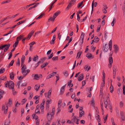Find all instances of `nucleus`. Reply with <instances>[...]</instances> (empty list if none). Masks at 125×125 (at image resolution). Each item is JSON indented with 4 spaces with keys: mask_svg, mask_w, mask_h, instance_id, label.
I'll return each mask as SVG.
<instances>
[{
    "mask_svg": "<svg viewBox=\"0 0 125 125\" xmlns=\"http://www.w3.org/2000/svg\"><path fill=\"white\" fill-rule=\"evenodd\" d=\"M34 78H33L34 79L38 80L39 79V77L38 74H35L34 75Z\"/></svg>",
    "mask_w": 125,
    "mask_h": 125,
    "instance_id": "a211bd4d",
    "label": "nucleus"
},
{
    "mask_svg": "<svg viewBox=\"0 0 125 125\" xmlns=\"http://www.w3.org/2000/svg\"><path fill=\"white\" fill-rule=\"evenodd\" d=\"M12 104V101L10 99H9L8 101V104L10 105L11 106Z\"/></svg>",
    "mask_w": 125,
    "mask_h": 125,
    "instance_id": "c9c22d12",
    "label": "nucleus"
},
{
    "mask_svg": "<svg viewBox=\"0 0 125 125\" xmlns=\"http://www.w3.org/2000/svg\"><path fill=\"white\" fill-rule=\"evenodd\" d=\"M5 71V69L4 68H2L0 69V74L2 73Z\"/></svg>",
    "mask_w": 125,
    "mask_h": 125,
    "instance_id": "b1692460",
    "label": "nucleus"
},
{
    "mask_svg": "<svg viewBox=\"0 0 125 125\" xmlns=\"http://www.w3.org/2000/svg\"><path fill=\"white\" fill-rule=\"evenodd\" d=\"M113 74H116V67L114 65L113 67Z\"/></svg>",
    "mask_w": 125,
    "mask_h": 125,
    "instance_id": "aec40b11",
    "label": "nucleus"
},
{
    "mask_svg": "<svg viewBox=\"0 0 125 125\" xmlns=\"http://www.w3.org/2000/svg\"><path fill=\"white\" fill-rule=\"evenodd\" d=\"M76 1L75 0H71L70 3V4H73L74 2Z\"/></svg>",
    "mask_w": 125,
    "mask_h": 125,
    "instance_id": "13d9d810",
    "label": "nucleus"
},
{
    "mask_svg": "<svg viewBox=\"0 0 125 125\" xmlns=\"http://www.w3.org/2000/svg\"><path fill=\"white\" fill-rule=\"evenodd\" d=\"M19 42L18 41V40L16 41L15 42L13 46V47L14 48L16 47L18 45V43H19Z\"/></svg>",
    "mask_w": 125,
    "mask_h": 125,
    "instance_id": "5701e85b",
    "label": "nucleus"
},
{
    "mask_svg": "<svg viewBox=\"0 0 125 125\" xmlns=\"http://www.w3.org/2000/svg\"><path fill=\"white\" fill-rule=\"evenodd\" d=\"M66 85V84L62 86L61 89L60 94H62L64 91V88Z\"/></svg>",
    "mask_w": 125,
    "mask_h": 125,
    "instance_id": "9b49d317",
    "label": "nucleus"
},
{
    "mask_svg": "<svg viewBox=\"0 0 125 125\" xmlns=\"http://www.w3.org/2000/svg\"><path fill=\"white\" fill-rule=\"evenodd\" d=\"M86 56L89 59H91V58L92 59L94 58V56L92 55V54L90 53H88L86 54Z\"/></svg>",
    "mask_w": 125,
    "mask_h": 125,
    "instance_id": "39448f33",
    "label": "nucleus"
},
{
    "mask_svg": "<svg viewBox=\"0 0 125 125\" xmlns=\"http://www.w3.org/2000/svg\"><path fill=\"white\" fill-rule=\"evenodd\" d=\"M84 35V33L82 32L81 34V39L82 40V43L83 42V38Z\"/></svg>",
    "mask_w": 125,
    "mask_h": 125,
    "instance_id": "412c9836",
    "label": "nucleus"
},
{
    "mask_svg": "<svg viewBox=\"0 0 125 125\" xmlns=\"http://www.w3.org/2000/svg\"><path fill=\"white\" fill-rule=\"evenodd\" d=\"M96 112H95V116L96 117V115H98L99 113V110L98 108H95Z\"/></svg>",
    "mask_w": 125,
    "mask_h": 125,
    "instance_id": "72a5a7b5",
    "label": "nucleus"
},
{
    "mask_svg": "<svg viewBox=\"0 0 125 125\" xmlns=\"http://www.w3.org/2000/svg\"><path fill=\"white\" fill-rule=\"evenodd\" d=\"M57 29V27H56L52 31L51 33H52L55 32Z\"/></svg>",
    "mask_w": 125,
    "mask_h": 125,
    "instance_id": "69168bd1",
    "label": "nucleus"
},
{
    "mask_svg": "<svg viewBox=\"0 0 125 125\" xmlns=\"http://www.w3.org/2000/svg\"><path fill=\"white\" fill-rule=\"evenodd\" d=\"M14 83L13 82L10 81V85L9 88L10 89H12V91L13 92L14 91Z\"/></svg>",
    "mask_w": 125,
    "mask_h": 125,
    "instance_id": "7ed1b4c3",
    "label": "nucleus"
},
{
    "mask_svg": "<svg viewBox=\"0 0 125 125\" xmlns=\"http://www.w3.org/2000/svg\"><path fill=\"white\" fill-rule=\"evenodd\" d=\"M79 76L80 77L81 79H82V78H83V73L81 74Z\"/></svg>",
    "mask_w": 125,
    "mask_h": 125,
    "instance_id": "338daca9",
    "label": "nucleus"
},
{
    "mask_svg": "<svg viewBox=\"0 0 125 125\" xmlns=\"http://www.w3.org/2000/svg\"><path fill=\"white\" fill-rule=\"evenodd\" d=\"M8 17H6L5 18L3 19L1 21H0V24H1L2 22H3L4 21L7 20V19H8Z\"/></svg>",
    "mask_w": 125,
    "mask_h": 125,
    "instance_id": "864d4df0",
    "label": "nucleus"
},
{
    "mask_svg": "<svg viewBox=\"0 0 125 125\" xmlns=\"http://www.w3.org/2000/svg\"><path fill=\"white\" fill-rule=\"evenodd\" d=\"M48 64V63L46 62L45 63L43 64L41 66V68H43L45 67L46 65H47Z\"/></svg>",
    "mask_w": 125,
    "mask_h": 125,
    "instance_id": "2f4dec72",
    "label": "nucleus"
},
{
    "mask_svg": "<svg viewBox=\"0 0 125 125\" xmlns=\"http://www.w3.org/2000/svg\"><path fill=\"white\" fill-rule=\"evenodd\" d=\"M61 13L60 11H58L54 14V15H55L56 17Z\"/></svg>",
    "mask_w": 125,
    "mask_h": 125,
    "instance_id": "473e14b6",
    "label": "nucleus"
},
{
    "mask_svg": "<svg viewBox=\"0 0 125 125\" xmlns=\"http://www.w3.org/2000/svg\"><path fill=\"white\" fill-rule=\"evenodd\" d=\"M10 79L12 80H13L14 77V75L13 72H11L10 73Z\"/></svg>",
    "mask_w": 125,
    "mask_h": 125,
    "instance_id": "2eb2a0df",
    "label": "nucleus"
},
{
    "mask_svg": "<svg viewBox=\"0 0 125 125\" xmlns=\"http://www.w3.org/2000/svg\"><path fill=\"white\" fill-rule=\"evenodd\" d=\"M14 62V60H12L9 63V66H12L13 65V63Z\"/></svg>",
    "mask_w": 125,
    "mask_h": 125,
    "instance_id": "a18cd8bd",
    "label": "nucleus"
},
{
    "mask_svg": "<svg viewBox=\"0 0 125 125\" xmlns=\"http://www.w3.org/2000/svg\"><path fill=\"white\" fill-rule=\"evenodd\" d=\"M84 68L85 71H88L90 69L91 67L90 66H88L86 65L85 66Z\"/></svg>",
    "mask_w": 125,
    "mask_h": 125,
    "instance_id": "f8f14e48",
    "label": "nucleus"
},
{
    "mask_svg": "<svg viewBox=\"0 0 125 125\" xmlns=\"http://www.w3.org/2000/svg\"><path fill=\"white\" fill-rule=\"evenodd\" d=\"M44 104L43 103H41L40 105V108L42 109V108H44Z\"/></svg>",
    "mask_w": 125,
    "mask_h": 125,
    "instance_id": "a19ab883",
    "label": "nucleus"
},
{
    "mask_svg": "<svg viewBox=\"0 0 125 125\" xmlns=\"http://www.w3.org/2000/svg\"><path fill=\"white\" fill-rule=\"evenodd\" d=\"M26 21V20L19 21L16 24L17 26L19 25L20 24H21L24 22Z\"/></svg>",
    "mask_w": 125,
    "mask_h": 125,
    "instance_id": "4be33fe9",
    "label": "nucleus"
},
{
    "mask_svg": "<svg viewBox=\"0 0 125 125\" xmlns=\"http://www.w3.org/2000/svg\"><path fill=\"white\" fill-rule=\"evenodd\" d=\"M48 98V99L47 100L46 102V105H48V104L51 103L52 101L51 99L50 98V97Z\"/></svg>",
    "mask_w": 125,
    "mask_h": 125,
    "instance_id": "9d476101",
    "label": "nucleus"
},
{
    "mask_svg": "<svg viewBox=\"0 0 125 125\" xmlns=\"http://www.w3.org/2000/svg\"><path fill=\"white\" fill-rule=\"evenodd\" d=\"M26 99H23L22 100V103H23L22 104H24L26 102Z\"/></svg>",
    "mask_w": 125,
    "mask_h": 125,
    "instance_id": "6e6d98bb",
    "label": "nucleus"
},
{
    "mask_svg": "<svg viewBox=\"0 0 125 125\" xmlns=\"http://www.w3.org/2000/svg\"><path fill=\"white\" fill-rule=\"evenodd\" d=\"M83 4V2H81L80 3H79L77 5V7L78 8H79Z\"/></svg>",
    "mask_w": 125,
    "mask_h": 125,
    "instance_id": "de8ad7c7",
    "label": "nucleus"
},
{
    "mask_svg": "<svg viewBox=\"0 0 125 125\" xmlns=\"http://www.w3.org/2000/svg\"><path fill=\"white\" fill-rule=\"evenodd\" d=\"M40 85H38L36 84V85L34 87V89L37 91H38Z\"/></svg>",
    "mask_w": 125,
    "mask_h": 125,
    "instance_id": "393cba45",
    "label": "nucleus"
},
{
    "mask_svg": "<svg viewBox=\"0 0 125 125\" xmlns=\"http://www.w3.org/2000/svg\"><path fill=\"white\" fill-rule=\"evenodd\" d=\"M71 4H70V3L69 4L67 7L66 8V9L67 10H68L71 7Z\"/></svg>",
    "mask_w": 125,
    "mask_h": 125,
    "instance_id": "603ef678",
    "label": "nucleus"
},
{
    "mask_svg": "<svg viewBox=\"0 0 125 125\" xmlns=\"http://www.w3.org/2000/svg\"><path fill=\"white\" fill-rule=\"evenodd\" d=\"M84 112L83 111H82L81 112H80L79 113V117H81L82 116L84 115Z\"/></svg>",
    "mask_w": 125,
    "mask_h": 125,
    "instance_id": "a878e982",
    "label": "nucleus"
},
{
    "mask_svg": "<svg viewBox=\"0 0 125 125\" xmlns=\"http://www.w3.org/2000/svg\"><path fill=\"white\" fill-rule=\"evenodd\" d=\"M109 107L110 109V112H112V107L111 104H109Z\"/></svg>",
    "mask_w": 125,
    "mask_h": 125,
    "instance_id": "680f3d73",
    "label": "nucleus"
},
{
    "mask_svg": "<svg viewBox=\"0 0 125 125\" xmlns=\"http://www.w3.org/2000/svg\"><path fill=\"white\" fill-rule=\"evenodd\" d=\"M76 117L75 116H74L73 117V118L72 119V121L73 122H75L76 121V119H77Z\"/></svg>",
    "mask_w": 125,
    "mask_h": 125,
    "instance_id": "4c0bfd02",
    "label": "nucleus"
},
{
    "mask_svg": "<svg viewBox=\"0 0 125 125\" xmlns=\"http://www.w3.org/2000/svg\"><path fill=\"white\" fill-rule=\"evenodd\" d=\"M115 18L114 17L113 18V20L111 23V25L112 26H113L115 24L114 21H115Z\"/></svg>",
    "mask_w": 125,
    "mask_h": 125,
    "instance_id": "f704fd0d",
    "label": "nucleus"
},
{
    "mask_svg": "<svg viewBox=\"0 0 125 125\" xmlns=\"http://www.w3.org/2000/svg\"><path fill=\"white\" fill-rule=\"evenodd\" d=\"M44 15V14L43 13H42L36 19H40L41 18H42V17H43V16Z\"/></svg>",
    "mask_w": 125,
    "mask_h": 125,
    "instance_id": "c85d7f7f",
    "label": "nucleus"
},
{
    "mask_svg": "<svg viewBox=\"0 0 125 125\" xmlns=\"http://www.w3.org/2000/svg\"><path fill=\"white\" fill-rule=\"evenodd\" d=\"M52 115H49V114L48 113H47V117L48 121H49V122H51V120H52Z\"/></svg>",
    "mask_w": 125,
    "mask_h": 125,
    "instance_id": "423d86ee",
    "label": "nucleus"
},
{
    "mask_svg": "<svg viewBox=\"0 0 125 125\" xmlns=\"http://www.w3.org/2000/svg\"><path fill=\"white\" fill-rule=\"evenodd\" d=\"M114 48L115 49V52L116 53L119 50L118 47L117 45L115 44L114 45Z\"/></svg>",
    "mask_w": 125,
    "mask_h": 125,
    "instance_id": "1a4fd4ad",
    "label": "nucleus"
},
{
    "mask_svg": "<svg viewBox=\"0 0 125 125\" xmlns=\"http://www.w3.org/2000/svg\"><path fill=\"white\" fill-rule=\"evenodd\" d=\"M25 57L23 55L21 58V66H23L24 65V62Z\"/></svg>",
    "mask_w": 125,
    "mask_h": 125,
    "instance_id": "6e6552de",
    "label": "nucleus"
},
{
    "mask_svg": "<svg viewBox=\"0 0 125 125\" xmlns=\"http://www.w3.org/2000/svg\"><path fill=\"white\" fill-rule=\"evenodd\" d=\"M46 58L45 57H44L42 58L41 59V61H42L41 62H42V63L46 59Z\"/></svg>",
    "mask_w": 125,
    "mask_h": 125,
    "instance_id": "e2e57ef3",
    "label": "nucleus"
},
{
    "mask_svg": "<svg viewBox=\"0 0 125 125\" xmlns=\"http://www.w3.org/2000/svg\"><path fill=\"white\" fill-rule=\"evenodd\" d=\"M4 91L0 89V99L3 97L2 95L4 94Z\"/></svg>",
    "mask_w": 125,
    "mask_h": 125,
    "instance_id": "4468645a",
    "label": "nucleus"
},
{
    "mask_svg": "<svg viewBox=\"0 0 125 125\" xmlns=\"http://www.w3.org/2000/svg\"><path fill=\"white\" fill-rule=\"evenodd\" d=\"M26 69L27 67L25 65H23L21 69V73L24 76V77L27 74L26 71Z\"/></svg>",
    "mask_w": 125,
    "mask_h": 125,
    "instance_id": "f257e3e1",
    "label": "nucleus"
},
{
    "mask_svg": "<svg viewBox=\"0 0 125 125\" xmlns=\"http://www.w3.org/2000/svg\"><path fill=\"white\" fill-rule=\"evenodd\" d=\"M35 112L36 114H40V112L39 109H36L35 111Z\"/></svg>",
    "mask_w": 125,
    "mask_h": 125,
    "instance_id": "58836bf2",
    "label": "nucleus"
},
{
    "mask_svg": "<svg viewBox=\"0 0 125 125\" xmlns=\"http://www.w3.org/2000/svg\"><path fill=\"white\" fill-rule=\"evenodd\" d=\"M109 63H112L113 62L112 58L111 57H109Z\"/></svg>",
    "mask_w": 125,
    "mask_h": 125,
    "instance_id": "7c9ffc66",
    "label": "nucleus"
},
{
    "mask_svg": "<svg viewBox=\"0 0 125 125\" xmlns=\"http://www.w3.org/2000/svg\"><path fill=\"white\" fill-rule=\"evenodd\" d=\"M52 91L51 90H50L48 93L47 97H49V96L51 94Z\"/></svg>",
    "mask_w": 125,
    "mask_h": 125,
    "instance_id": "37998d69",
    "label": "nucleus"
},
{
    "mask_svg": "<svg viewBox=\"0 0 125 125\" xmlns=\"http://www.w3.org/2000/svg\"><path fill=\"white\" fill-rule=\"evenodd\" d=\"M108 45L107 44H105L104 45H103V49L104 52H107L108 50Z\"/></svg>",
    "mask_w": 125,
    "mask_h": 125,
    "instance_id": "20e7f679",
    "label": "nucleus"
},
{
    "mask_svg": "<svg viewBox=\"0 0 125 125\" xmlns=\"http://www.w3.org/2000/svg\"><path fill=\"white\" fill-rule=\"evenodd\" d=\"M63 73L64 75L66 77H67L69 73L67 71H64V72Z\"/></svg>",
    "mask_w": 125,
    "mask_h": 125,
    "instance_id": "cd10ccee",
    "label": "nucleus"
},
{
    "mask_svg": "<svg viewBox=\"0 0 125 125\" xmlns=\"http://www.w3.org/2000/svg\"><path fill=\"white\" fill-rule=\"evenodd\" d=\"M99 40V39L97 36H95L94 40V42L95 43H97Z\"/></svg>",
    "mask_w": 125,
    "mask_h": 125,
    "instance_id": "6ab92c4d",
    "label": "nucleus"
},
{
    "mask_svg": "<svg viewBox=\"0 0 125 125\" xmlns=\"http://www.w3.org/2000/svg\"><path fill=\"white\" fill-rule=\"evenodd\" d=\"M95 78V76L94 75L91 76L90 77V79H92V81L93 82H94V78Z\"/></svg>",
    "mask_w": 125,
    "mask_h": 125,
    "instance_id": "49530a36",
    "label": "nucleus"
},
{
    "mask_svg": "<svg viewBox=\"0 0 125 125\" xmlns=\"http://www.w3.org/2000/svg\"><path fill=\"white\" fill-rule=\"evenodd\" d=\"M91 48L92 50H93V52H94L95 49L96 47H94L93 45L91 46Z\"/></svg>",
    "mask_w": 125,
    "mask_h": 125,
    "instance_id": "0e129e2a",
    "label": "nucleus"
},
{
    "mask_svg": "<svg viewBox=\"0 0 125 125\" xmlns=\"http://www.w3.org/2000/svg\"><path fill=\"white\" fill-rule=\"evenodd\" d=\"M61 107V105H59L58 106V108L57 109V113H58L59 112L61 111V109H60Z\"/></svg>",
    "mask_w": 125,
    "mask_h": 125,
    "instance_id": "ea45409f",
    "label": "nucleus"
},
{
    "mask_svg": "<svg viewBox=\"0 0 125 125\" xmlns=\"http://www.w3.org/2000/svg\"><path fill=\"white\" fill-rule=\"evenodd\" d=\"M123 94L125 95V86L124 85L123 87Z\"/></svg>",
    "mask_w": 125,
    "mask_h": 125,
    "instance_id": "3c124183",
    "label": "nucleus"
},
{
    "mask_svg": "<svg viewBox=\"0 0 125 125\" xmlns=\"http://www.w3.org/2000/svg\"><path fill=\"white\" fill-rule=\"evenodd\" d=\"M10 85V81H7L6 83L5 84V86L6 87H9Z\"/></svg>",
    "mask_w": 125,
    "mask_h": 125,
    "instance_id": "09e8293b",
    "label": "nucleus"
},
{
    "mask_svg": "<svg viewBox=\"0 0 125 125\" xmlns=\"http://www.w3.org/2000/svg\"><path fill=\"white\" fill-rule=\"evenodd\" d=\"M103 86H102V84L101 85V86L100 87V96L101 97H103Z\"/></svg>",
    "mask_w": 125,
    "mask_h": 125,
    "instance_id": "0eeeda50",
    "label": "nucleus"
},
{
    "mask_svg": "<svg viewBox=\"0 0 125 125\" xmlns=\"http://www.w3.org/2000/svg\"><path fill=\"white\" fill-rule=\"evenodd\" d=\"M6 76H3L2 77H0V81L1 80H4Z\"/></svg>",
    "mask_w": 125,
    "mask_h": 125,
    "instance_id": "052dcab7",
    "label": "nucleus"
},
{
    "mask_svg": "<svg viewBox=\"0 0 125 125\" xmlns=\"http://www.w3.org/2000/svg\"><path fill=\"white\" fill-rule=\"evenodd\" d=\"M32 33H29V34L27 36V37L26 38H27V39H28L29 40L31 36H32Z\"/></svg>",
    "mask_w": 125,
    "mask_h": 125,
    "instance_id": "c756f323",
    "label": "nucleus"
},
{
    "mask_svg": "<svg viewBox=\"0 0 125 125\" xmlns=\"http://www.w3.org/2000/svg\"><path fill=\"white\" fill-rule=\"evenodd\" d=\"M110 92L112 93L113 92L114 90L113 87V86L112 85L111 83V86L110 87Z\"/></svg>",
    "mask_w": 125,
    "mask_h": 125,
    "instance_id": "f3484780",
    "label": "nucleus"
},
{
    "mask_svg": "<svg viewBox=\"0 0 125 125\" xmlns=\"http://www.w3.org/2000/svg\"><path fill=\"white\" fill-rule=\"evenodd\" d=\"M80 17L79 16V14L77 13V20L79 21H81V20L80 19Z\"/></svg>",
    "mask_w": 125,
    "mask_h": 125,
    "instance_id": "8fccbe9b",
    "label": "nucleus"
},
{
    "mask_svg": "<svg viewBox=\"0 0 125 125\" xmlns=\"http://www.w3.org/2000/svg\"><path fill=\"white\" fill-rule=\"evenodd\" d=\"M53 52H52L50 55L48 57V59H50L52 58L53 56Z\"/></svg>",
    "mask_w": 125,
    "mask_h": 125,
    "instance_id": "4d7b16f0",
    "label": "nucleus"
},
{
    "mask_svg": "<svg viewBox=\"0 0 125 125\" xmlns=\"http://www.w3.org/2000/svg\"><path fill=\"white\" fill-rule=\"evenodd\" d=\"M23 35H20L19 36H18L16 38V41H17L18 40V41H19L21 39L23 38Z\"/></svg>",
    "mask_w": 125,
    "mask_h": 125,
    "instance_id": "dca6fc26",
    "label": "nucleus"
},
{
    "mask_svg": "<svg viewBox=\"0 0 125 125\" xmlns=\"http://www.w3.org/2000/svg\"><path fill=\"white\" fill-rule=\"evenodd\" d=\"M82 86H83L85 85V84H86L85 81H83L82 82Z\"/></svg>",
    "mask_w": 125,
    "mask_h": 125,
    "instance_id": "774afa93",
    "label": "nucleus"
},
{
    "mask_svg": "<svg viewBox=\"0 0 125 125\" xmlns=\"http://www.w3.org/2000/svg\"><path fill=\"white\" fill-rule=\"evenodd\" d=\"M124 105L123 103V102L121 101L120 103V107H123Z\"/></svg>",
    "mask_w": 125,
    "mask_h": 125,
    "instance_id": "bf43d9fd",
    "label": "nucleus"
},
{
    "mask_svg": "<svg viewBox=\"0 0 125 125\" xmlns=\"http://www.w3.org/2000/svg\"><path fill=\"white\" fill-rule=\"evenodd\" d=\"M55 111V109L54 108V107L52 109V112L51 113H50V115L53 116L54 114Z\"/></svg>",
    "mask_w": 125,
    "mask_h": 125,
    "instance_id": "bb28decb",
    "label": "nucleus"
},
{
    "mask_svg": "<svg viewBox=\"0 0 125 125\" xmlns=\"http://www.w3.org/2000/svg\"><path fill=\"white\" fill-rule=\"evenodd\" d=\"M38 58V57L37 55H36V56H34L32 58L33 61L35 62L37 61Z\"/></svg>",
    "mask_w": 125,
    "mask_h": 125,
    "instance_id": "ddd939ff",
    "label": "nucleus"
},
{
    "mask_svg": "<svg viewBox=\"0 0 125 125\" xmlns=\"http://www.w3.org/2000/svg\"><path fill=\"white\" fill-rule=\"evenodd\" d=\"M10 2V0H6V1H4L2 2L1 3V4H3L4 3H8V2Z\"/></svg>",
    "mask_w": 125,
    "mask_h": 125,
    "instance_id": "79ce46f5",
    "label": "nucleus"
},
{
    "mask_svg": "<svg viewBox=\"0 0 125 125\" xmlns=\"http://www.w3.org/2000/svg\"><path fill=\"white\" fill-rule=\"evenodd\" d=\"M58 57L57 56L54 57L52 58V60L53 61H55L56 60H58Z\"/></svg>",
    "mask_w": 125,
    "mask_h": 125,
    "instance_id": "c03bdc74",
    "label": "nucleus"
},
{
    "mask_svg": "<svg viewBox=\"0 0 125 125\" xmlns=\"http://www.w3.org/2000/svg\"><path fill=\"white\" fill-rule=\"evenodd\" d=\"M104 106L105 108H106L107 106V105L108 104V102H107L106 100V101H104Z\"/></svg>",
    "mask_w": 125,
    "mask_h": 125,
    "instance_id": "e433bc0d",
    "label": "nucleus"
},
{
    "mask_svg": "<svg viewBox=\"0 0 125 125\" xmlns=\"http://www.w3.org/2000/svg\"><path fill=\"white\" fill-rule=\"evenodd\" d=\"M55 40L52 39V40L50 42V43L51 44H53L54 43L55 41Z\"/></svg>",
    "mask_w": 125,
    "mask_h": 125,
    "instance_id": "5fc2aeb1",
    "label": "nucleus"
},
{
    "mask_svg": "<svg viewBox=\"0 0 125 125\" xmlns=\"http://www.w3.org/2000/svg\"><path fill=\"white\" fill-rule=\"evenodd\" d=\"M10 45V44L9 43L8 44H6L3 45H2L0 46V50H3L4 48L6 47V48H5V49H6V51H7Z\"/></svg>",
    "mask_w": 125,
    "mask_h": 125,
    "instance_id": "f03ea898",
    "label": "nucleus"
}]
</instances>
